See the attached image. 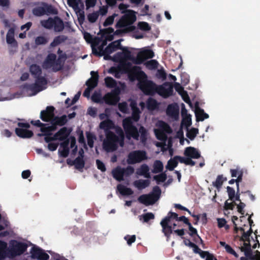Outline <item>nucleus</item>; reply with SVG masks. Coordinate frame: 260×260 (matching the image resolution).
<instances>
[{"mask_svg":"<svg viewBox=\"0 0 260 260\" xmlns=\"http://www.w3.org/2000/svg\"><path fill=\"white\" fill-rule=\"evenodd\" d=\"M130 105L132 110V116L126 117L122 121V126L126 137L129 140L132 138L137 141L140 137L141 141L142 143H145L147 139V129L143 126H141L138 130L133 124V121L137 122L140 119L141 113L140 109L135 102H132Z\"/></svg>","mask_w":260,"mask_h":260,"instance_id":"nucleus-1","label":"nucleus"},{"mask_svg":"<svg viewBox=\"0 0 260 260\" xmlns=\"http://www.w3.org/2000/svg\"><path fill=\"white\" fill-rule=\"evenodd\" d=\"M117 136L113 132H108L105 134L106 138L103 141V148L108 152L116 151L119 144L121 147H123L124 143V134L122 128L118 127L116 129Z\"/></svg>","mask_w":260,"mask_h":260,"instance_id":"nucleus-2","label":"nucleus"},{"mask_svg":"<svg viewBox=\"0 0 260 260\" xmlns=\"http://www.w3.org/2000/svg\"><path fill=\"white\" fill-rule=\"evenodd\" d=\"M122 73L126 74L128 78L131 81L138 80V82L144 79L147 78L146 74L142 70L139 66H133L130 62H124L120 65Z\"/></svg>","mask_w":260,"mask_h":260,"instance_id":"nucleus-3","label":"nucleus"},{"mask_svg":"<svg viewBox=\"0 0 260 260\" xmlns=\"http://www.w3.org/2000/svg\"><path fill=\"white\" fill-rule=\"evenodd\" d=\"M27 247L28 245L25 243L16 240H11L9 242L8 254L11 257L20 255L25 252Z\"/></svg>","mask_w":260,"mask_h":260,"instance_id":"nucleus-4","label":"nucleus"},{"mask_svg":"<svg viewBox=\"0 0 260 260\" xmlns=\"http://www.w3.org/2000/svg\"><path fill=\"white\" fill-rule=\"evenodd\" d=\"M139 88L147 95H153L156 93L157 85L151 80L143 79L138 83Z\"/></svg>","mask_w":260,"mask_h":260,"instance_id":"nucleus-5","label":"nucleus"},{"mask_svg":"<svg viewBox=\"0 0 260 260\" xmlns=\"http://www.w3.org/2000/svg\"><path fill=\"white\" fill-rule=\"evenodd\" d=\"M42 7L34 8L32 10V14L36 16H41L45 14H57V10L52 5L46 3H42Z\"/></svg>","mask_w":260,"mask_h":260,"instance_id":"nucleus-6","label":"nucleus"},{"mask_svg":"<svg viewBox=\"0 0 260 260\" xmlns=\"http://www.w3.org/2000/svg\"><path fill=\"white\" fill-rule=\"evenodd\" d=\"M147 158L146 152L143 150H134L129 153L127 162L129 165L139 163Z\"/></svg>","mask_w":260,"mask_h":260,"instance_id":"nucleus-7","label":"nucleus"},{"mask_svg":"<svg viewBox=\"0 0 260 260\" xmlns=\"http://www.w3.org/2000/svg\"><path fill=\"white\" fill-rule=\"evenodd\" d=\"M156 93L164 98L172 95L173 93V85L171 82H166L162 85H157Z\"/></svg>","mask_w":260,"mask_h":260,"instance_id":"nucleus-8","label":"nucleus"},{"mask_svg":"<svg viewBox=\"0 0 260 260\" xmlns=\"http://www.w3.org/2000/svg\"><path fill=\"white\" fill-rule=\"evenodd\" d=\"M136 20V17L133 11L123 15L116 24V28H122L126 25H131Z\"/></svg>","mask_w":260,"mask_h":260,"instance_id":"nucleus-9","label":"nucleus"},{"mask_svg":"<svg viewBox=\"0 0 260 260\" xmlns=\"http://www.w3.org/2000/svg\"><path fill=\"white\" fill-rule=\"evenodd\" d=\"M119 49L122 50V52H117L115 54L113 59L114 61H120L123 59H129L132 60L135 63V59H136V58L132 56L131 52L128 50L127 48L122 47L120 45Z\"/></svg>","mask_w":260,"mask_h":260,"instance_id":"nucleus-10","label":"nucleus"},{"mask_svg":"<svg viewBox=\"0 0 260 260\" xmlns=\"http://www.w3.org/2000/svg\"><path fill=\"white\" fill-rule=\"evenodd\" d=\"M154 56V52L150 49L145 50L139 52L135 59V63L137 64H141L147 59L152 58Z\"/></svg>","mask_w":260,"mask_h":260,"instance_id":"nucleus-11","label":"nucleus"},{"mask_svg":"<svg viewBox=\"0 0 260 260\" xmlns=\"http://www.w3.org/2000/svg\"><path fill=\"white\" fill-rule=\"evenodd\" d=\"M55 108L53 106H47L45 110L41 111L40 113V118L44 122H49L53 118Z\"/></svg>","mask_w":260,"mask_h":260,"instance_id":"nucleus-12","label":"nucleus"},{"mask_svg":"<svg viewBox=\"0 0 260 260\" xmlns=\"http://www.w3.org/2000/svg\"><path fill=\"white\" fill-rule=\"evenodd\" d=\"M31 254L32 258H37L39 260H48L49 258V255L38 247L32 248Z\"/></svg>","mask_w":260,"mask_h":260,"instance_id":"nucleus-13","label":"nucleus"},{"mask_svg":"<svg viewBox=\"0 0 260 260\" xmlns=\"http://www.w3.org/2000/svg\"><path fill=\"white\" fill-rule=\"evenodd\" d=\"M179 108L177 104H171L168 106L166 109L167 115L175 120L179 117Z\"/></svg>","mask_w":260,"mask_h":260,"instance_id":"nucleus-14","label":"nucleus"},{"mask_svg":"<svg viewBox=\"0 0 260 260\" xmlns=\"http://www.w3.org/2000/svg\"><path fill=\"white\" fill-rule=\"evenodd\" d=\"M91 77L86 82V85L90 89H93L98 84L99 75L98 72L91 71Z\"/></svg>","mask_w":260,"mask_h":260,"instance_id":"nucleus-15","label":"nucleus"},{"mask_svg":"<svg viewBox=\"0 0 260 260\" xmlns=\"http://www.w3.org/2000/svg\"><path fill=\"white\" fill-rule=\"evenodd\" d=\"M168 218H163L160 223L162 227V232L168 238L170 237L171 234L173 233L172 227L169 224Z\"/></svg>","mask_w":260,"mask_h":260,"instance_id":"nucleus-16","label":"nucleus"},{"mask_svg":"<svg viewBox=\"0 0 260 260\" xmlns=\"http://www.w3.org/2000/svg\"><path fill=\"white\" fill-rule=\"evenodd\" d=\"M56 58V55L54 53L48 54L43 63V68L45 69L52 68V69L55 66Z\"/></svg>","mask_w":260,"mask_h":260,"instance_id":"nucleus-17","label":"nucleus"},{"mask_svg":"<svg viewBox=\"0 0 260 260\" xmlns=\"http://www.w3.org/2000/svg\"><path fill=\"white\" fill-rule=\"evenodd\" d=\"M71 132V129L63 127L55 134V137L57 138V140L63 141L68 138Z\"/></svg>","mask_w":260,"mask_h":260,"instance_id":"nucleus-18","label":"nucleus"},{"mask_svg":"<svg viewBox=\"0 0 260 260\" xmlns=\"http://www.w3.org/2000/svg\"><path fill=\"white\" fill-rule=\"evenodd\" d=\"M15 132L18 137L23 139L30 138L34 135L32 131L24 128H16Z\"/></svg>","mask_w":260,"mask_h":260,"instance_id":"nucleus-19","label":"nucleus"},{"mask_svg":"<svg viewBox=\"0 0 260 260\" xmlns=\"http://www.w3.org/2000/svg\"><path fill=\"white\" fill-rule=\"evenodd\" d=\"M100 128L103 129L106 134L108 132H111L110 129H113L115 127L114 123L109 119L102 121L100 124Z\"/></svg>","mask_w":260,"mask_h":260,"instance_id":"nucleus-20","label":"nucleus"},{"mask_svg":"<svg viewBox=\"0 0 260 260\" xmlns=\"http://www.w3.org/2000/svg\"><path fill=\"white\" fill-rule=\"evenodd\" d=\"M184 154L186 156L194 159H198L201 156L197 149L192 147L186 148Z\"/></svg>","mask_w":260,"mask_h":260,"instance_id":"nucleus-21","label":"nucleus"},{"mask_svg":"<svg viewBox=\"0 0 260 260\" xmlns=\"http://www.w3.org/2000/svg\"><path fill=\"white\" fill-rule=\"evenodd\" d=\"M161 189L158 186H155L152 188V191L148 194L152 201V203H155L160 198L161 195Z\"/></svg>","mask_w":260,"mask_h":260,"instance_id":"nucleus-22","label":"nucleus"},{"mask_svg":"<svg viewBox=\"0 0 260 260\" xmlns=\"http://www.w3.org/2000/svg\"><path fill=\"white\" fill-rule=\"evenodd\" d=\"M15 29L13 28H10L6 35V41L9 44H11L14 47L17 46V42L14 38Z\"/></svg>","mask_w":260,"mask_h":260,"instance_id":"nucleus-23","label":"nucleus"},{"mask_svg":"<svg viewBox=\"0 0 260 260\" xmlns=\"http://www.w3.org/2000/svg\"><path fill=\"white\" fill-rule=\"evenodd\" d=\"M54 25H53L54 30L56 32H61L64 28V25L62 20L58 16H55L54 18Z\"/></svg>","mask_w":260,"mask_h":260,"instance_id":"nucleus-24","label":"nucleus"},{"mask_svg":"<svg viewBox=\"0 0 260 260\" xmlns=\"http://www.w3.org/2000/svg\"><path fill=\"white\" fill-rule=\"evenodd\" d=\"M112 176L114 178L118 181H121L123 180V172L122 168L118 166L114 169L112 171Z\"/></svg>","mask_w":260,"mask_h":260,"instance_id":"nucleus-25","label":"nucleus"},{"mask_svg":"<svg viewBox=\"0 0 260 260\" xmlns=\"http://www.w3.org/2000/svg\"><path fill=\"white\" fill-rule=\"evenodd\" d=\"M149 169L146 164H143L137 170L136 173L140 176H144L145 178H150Z\"/></svg>","mask_w":260,"mask_h":260,"instance_id":"nucleus-26","label":"nucleus"},{"mask_svg":"<svg viewBox=\"0 0 260 260\" xmlns=\"http://www.w3.org/2000/svg\"><path fill=\"white\" fill-rule=\"evenodd\" d=\"M150 181L148 179L143 180L139 179L134 181V185L139 190H142L149 186Z\"/></svg>","mask_w":260,"mask_h":260,"instance_id":"nucleus-27","label":"nucleus"},{"mask_svg":"<svg viewBox=\"0 0 260 260\" xmlns=\"http://www.w3.org/2000/svg\"><path fill=\"white\" fill-rule=\"evenodd\" d=\"M51 121H52L57 126H62L67 123V116L66 115H63L60 117L54 115Z\"/></svg>","mask_w":260,"mask_h":260,"instance_id":"nucleus-28","label":"nucleus"},{"mask_svg":"<svg viewBox=\"0 0 260 260\" xmlns=\"http://www.w3.org/2000/svg\"><path fill=\"white\" fill-rule=\"evenodd\" d=\"M29 72L34 78L41 75L42 73L41 67L37 64H32L30 66Z\"/></svg>","mask_w":260,"mask_h":260,"instance_id":"nucleus-29","label":"nucleus"},{"mask_svg":"<svg viewBox=\"0 0 260 260\" xmlns=\"http://www.w3.org/2000/svg\"><path fill=\"white\" fill-rule=\"evenodd\" d=\"M68 40V37L64 35H59L55 37L53 41L50 43L51 47H54Z\"/></svg>","mask_w":260,"mask_h":260,"instance_id":"nucleus-30","label":"nucleus"},{"mask_svg":"<svg viewBox=\"0 0 260 260\" xmlns=\"http://www.w3.org/2000/svg\"><path fill=\"white\" fill-rule=\"evenodd\" d=\"M117 189L122 196H130L134 193L133 190L131 188L121 184L117 185Z\"/></svg>","mask_w":260,"mask_h":260,"instance_id":"nucleus-31","label":"nucleus"},{"mask_svg":"<svg viewBox=\"0 0 260 260\" xmlns=\"http://www.w3.org/2000/svg\"><path fill=\"white\" fill-rule=\"evenodd\" d=\"M158 104L156 100L149 98L146 101V107L148 110L153 111L158 108Z\"/></svg>","mask_w":260,"mask_h":260,"instance_id":"nucleus-32","label":"nucleus"},{"mask_svg":"<svg viewBox=\"0 0 260 260\" xmlns=\"http://www.w3.org/2000/svg\"><path fill=\"white\" fill-rule=\"evenodd\" d=\"M226 178L223 177L222 175H218L215 181L212 182V185L215 187L219 191L220 189L223 182L226 181Z\"/></svg>","mask_w":260,"mask_h":260,"instance_id":"nucleus-33","label":"nucleus"},{"mask_svg":"<svg viewBox=\"0 0 260 260\" xmlns=\"http://www.w3.org/2000/svg\"><path fill=\"white\" fill-rule=\"evenodd\" d=\"M138 201L146 206L153 205L152 201L148 194H142L138 198Z\"/></svg>","mask_w":260,"mask_h":260,"instance_id":"nucleus-34","label":"nucleus"},{"mask_svg":"<svg viewBox=\"0 0 260 260\" xmlns=\"http://www.w3.org/2000/svg\"><path fill=\"white\" fill-rule=\"evenodd\" d=\"M7 250L8 251L7 243L0 240V260H4L8 255Z\"/></svg>","mask_w":260,"mask_h":260,"instance_id":"nucleus-35","label":"nucleus"},{"mask_svg":"<svg viewBox=\"0 0 260 260\" xmlns=\"http://www.w3.org/2000/svg\"><path fill=\"white\" fill-rule=\"evenodd\" d=\"M116 42H113L110 43L104 49L105 53L111 54L116 50V49L118 48L120 46V44L118 42L116 44Z\"/></svg>","mask_w":260,"mask_h":260,"instance_id":"nucleus-36","label":"nucleus"},{"mask_svg":"<svg viewBox=\"0 0 260 260\" xmlns=\"http://www.w3.org/2000/svg\"><path fill=\"white\" fill-rule=\"evenodd\" d=\"M196 116L198 121H203L205 119L209 118V115L205 113L203 109L200 108L197 109Z\"/></svg>","mask_w":260,"mask_h":260,"instance_id":"nucleus-37","label":"nucleus"},{"mask_svg":"<svg viewBox=\"0 0 260 260\" xmlns=\"http://www.w3.org/2000/svg\"><path fill=\"white\" fill-rule=\"evenodd\" d=\"M73 162L75 164V168L80 171H82V170L84 168L85 166V161L82 158L80 157V156H78L73 160Z\"/></svg>","mask_w":260,"mask_h":260,"instance_id":"nucleus-38","label":"nucleus"},{"mask_svg":"<svg viewBox=\"0 0 260 260\" xmlns=\"http://www.w3.org/2000/svg\"><path fill=\"white\" fill-rule=\"evenodd\" d=\"M164 168L162 162L159 160H156L153 164V169L152 172L153 173H158L162 171Z\"/></svg>","mask_w":260,"mask_h":260,"instance_id":"nucleus-39","label":"nucleus"},{"mask_svg":"<svg viewBox=\"0 0 260 260\" xmlns=\"http://www.w3.org/2000/svg\"><path fill=\"white\" fill-rule=\"evenodd\" d=\"M27 89L30 90L32 92V94L35 95L38 93L39 92L42 91L44 89L43 88H41L40 86L37 85L36 83H33L31 84L27 85L26 86Z\"/></svg>","mask_w":260,"mask_h":260,"instance_id":"nucleus-40","label":"nucleus"},{"mask_svg":"<svg viewBox=\"0 0 260 260\" xmlns=\"http://www.w3.org/2000/svg\"><path fill=\"white\" fill-rule=\"evenodd\" d=\"M53 22L54 18L50 17L47 20H42L41 24L45 28L51 29L53 27V25H54Z\"/></svg>","mask_w":260,"mask_h":260,"instance_id":"nucleus-41","label":"nucleus"},{"mask_svg":"<svg viewBox=\"0 0 260 260\" xmlns=\"http://www.w3.org/2000/svg\"><path fill=\"white\" fill-rule=\"evenodd\" d=\"M64 62V60H62L60 58L58 57L57 59L56 58L55 66L52 69V71L54 72H57L62 70Z\"/></svg>","mask_w":260,"mask_h":260,"instance_id":"nucleus-42","label":"nucleus"},{"mask_svg":"<svg viewBox=\"0 0 260 260\" xmlns=\"http://www.w3.org/2000/svg\"><path fill=\"white\" fill-rule=\"evenodd\" d=\"M105 82L106 87L108 88H114L117 86L115 80L111 77H107L105 78Z\"/></svg>","mask_w":260,"mask_h":260,"instance_id":"nucleus-43","label":"nucleus"},{"mask_svg":"<svg viewBox=\"0 0 260 260\" xmlns=\"http://www.w3.org/2000/svg\"><path fill=\"white\" fill-rule=\"evenodd\" d=\"M159 129L163 131L164 133L170 134L172 132V129L170 125L166 122L160 121H159Z\"/></svg>","mask_w":260,"mask_h":260,"instance_id":"nucleus-44","label":"nucleus"},{"mask_svg":"<svg viewBox=\"0 0 260 260\" xmlns=\"http://www.w3.org/2000/svg\"><path fill=\"white\" fill-rule=\"evenodd\" d=\"M178 164L176 159L175 158V156L173 158H171L167 163L166 166L167 169L170 171H173L174 168H176Z\"/></svg>","mask_w":260,"mask_h":260,"instance_id":"nucleus-45","label":"nucleus"},{"mask_svg":"<svg viewBox=\"0 0 260 260\" xmlns=\"http://www.w3.org/2000/svg\"><path fill=\"white\" fill-rule=\"evenodd\" d=\"M154 215L151 212H148L139 216V219H143L144 222H148L150 220L154 219Z\"/></svg>","mask_w":260,"mask_h":260,"instance_id":"nucleus-46","label":"nucleus"},{"mask_svg":"<svg viewBox=\"0 0 260 260\" xmlns=\"http://www.w3.org/2000/svg\"><path fill=\"white\" fill-rule=\"evenodd\" d=\"M36 79L35 83L40 86L41 88H43V86L47 84L46 78L41 75L35 78Z\"/></svg>","mask_w":260,"mask_h":260,"instance_id":"nucleus-47","label":"nucleus"},{"mask_svg":"<svg viewBox=\"0 0 260 260\" xmlns=\"http://www.w3.org/2000/svg\"><path fill=\"white\" fill-rule=\"evenodd\" d=\"M187 225L188 226L189 231L190 232V233L189 234V235L191 237H194V236H197L198 239H200V241L201 242V243H203V241L201 239V238L198 235L197 229L194 228L192 226V225L190 223H189V224H188Z\"/></svg>","mask_w":260,"mask_h":260,"instance_id":"nucleus-48","label":"nucleus"},{"mask_svg":"<svg viewBox=\"0 0 260 260\" xmlns=\"http://www.w3.org/2000/svg\"><path fill=\"white\" fill-rule=\"evenodd\" d=\"M87 139V144L90 148L93 147L94 140L95 139V136L89 132H87L86 133Z\"/></svg>","mask_w":260,"mask_h":260,"instance_id":"nucleus-49","label":"nucleus"},{"mask_svg":"<svg viewBox=\"0 0 260 260\" xmlns=\"http://www.w3.org/2000/svg\"><path fill=\"white\" fill-rule=\"evenodd\" d=\"M243 251L244 252L245 257H244V256L241 257L240 260H249L248 259V258L249 259H253V256L252 255V250H251V248H249V249H246V250H243ZM255 260H260V258L256 259Z\"/></svg>","mask_w":260,"mask_h":260,"instance_id":"nucleus-50","label":"nucleus"},{"mask_svg":"<svg viewBox=\"0 0 260 260\" xmlns=\"http://www.w3.org/2000/svg\"><path fill=\"white\" fill-rule=\"evenodd\" d=\"M186 136L190 140H193L198 133V129L196 128H191L190 130L187 129Z\"/></svg>","mask_w":260,"mask_h":260,"instance_id":"nucleus-51","label":"nucleus"},{"mask_svg":"<svg viewBox=\"0 0 260 260\" xmlns=\"http://www.w3.org/2000/svg\"><path fill=\"white\" fill-rule=\"evenodd\" d=\"M104 53L103 45L99 46L98 49L94 47L92 48V53L96 56H102Z\"/></svg>","mask_w":260,"mask_h":260,"instance_id":"nucleus-52","label":"nucleus"},{"mask_svg":"<svg viewBox=\"0 0 260 260\" xmlns=\"http://www.w3.org/2000/svg\"><path fill=\"white\" fill-rule=\"evenodd\" d=\"M253 232L251 228H250L249 230L247 232H244L242 233V237L240 238V240L245 242H250L249 237Z\"/></svg>","mask_w":260,"mask_h":260,"instance_id":"nucleus-53","label":"nucleus"},{"mask_svg":"<svg viewBox=\"0 0 260 260\" xmlns=\"http://www.w3.org/2000/svg\"><path fill=\"white\" fill-rule=\"evenodd\" d=\"M167 176L165 173H162L153 177L154 179L158 184L159 182H164L167 179Z\"/></svg>","mask_w":260,"mask_h":260,"instance_id":"nucleus-54","label":"nucleus"},{"mask_svg":"<svg viewBox=\"0 0 260 260\" xmlns=\"http://www.w3.org/2000/svg\"><path fill=\"white\" fill-rule=\"evenodd\" d=\"M40 131L42 133H39L37 135L39 137H42L47 135H52V134L51 133L49 129V126H43L41 128Z\"/></svg>","mask_w":260,"mask_h":260,"instance_id":"nucleus-55","label":"nucleus"},{"mask_svg":"<svg viewBox=\"0 0 260 260\" xmlns=\"http://www.w3.org/2000/svg\"><path fill=\"white\" fill-rule=\"evenodd\" d=\"M191 124V119L190 116L183 118L181 121V126H185L187 129Z\"/></svg>","mask_w":260,"mask_h":260,"instance_id":"nucleus-56","label":"nucleus"},{"mask_svg":"<svg viewBox=\"0 0 260 260\" xmlns=\"http://www.w3.org/2000/svg\"><path fill=\"white\" fill-rule=\"evenodd\" d=\"M48 42V39L44 36H39L35 39L37 45H45Z\"/></svg>","mask_w":260,"mask_h":260,"instance_id":"nucleus-57","label":"nucleus"},{"mask_svg":"<svg viewBox=\"0 0 260 260\" xmlns=\"http://www.w3.org/2000/svg\"><path fill=\"white\" fill-rule=\"evenodd\" d=\"M99 14L98 12L90 13L87 16V19L90 23L95 22L99 17Z\"/></svg>","mask_w":260,"mask_h":260,"instance_id":"nucleus-58","label":"nucleus"},{"mask_svg":"<svg viewBox=\"0 0 260 260\" xmlns=\"http://www.w3.org/2000/svg\"><path fill=\"white\" fill-rule=\"evenodd\" d=\"M122 170L124 176H129L131 175L134 173L135 171L134 168L131 166H128L125 168H122Z\"/></svg>","mask_w":260,"mask_h":260,"instance_id":"nucleus-59","label":"nucleus"},{"mask_svg":"<svg viewBox=\"0 0 260 260\" xmlns=\"http://www.w3.org/2000/svg\"><path fill=\"white\" fill-rule=\"evenodd\" d=\"M156 137L159 140H164L167 138L166 135L163 131L157 129L155 131Z\"/></svg>","mask_w":260,"mask_h":260,"instance_id":"nucleus-60","label":"nucleus"},{"mask_svg":"<svg viewBox=\"0 0 260 260\" xmlns=\"http://www.w3.org/2000/svg\"><path fill=\"white\" fill-rule=\"evenodd\" d=\"M146 67L150 69H155L157 67L158 62L155 60H150L146 63Z\"/></svg>","mask_w":260,"mask_h":260,"instance_id":"nucleus-61","label":"nucleus"},{"mask_svg":"<svg viewBox=\"0 0 260 260\" xmlns=\"http://www.w3.org/2000/svg\"><path fill=\"white\" fill-rule=\"evenodd\" d=\"M138 26L141 30L144 31H148L151 29V27L148 23L146 22H139Z\"/></svg>","mask_w":260,"mask_h":260,"instance_id":"nucleus-62","label":"nucleus"},{"mask_svg":"<svg viewBox=\"0 0 260 260\" xmlns=\"http://www.w3.org/2000/svg\"><path fill=\"white\" fill-rule=\"evenodd\" d=\"M227 192L229 196V199L231 201H234L235 198V190L234 189L230 186H227L226 187Z\"/></svg>","mask_w":260,"mask_h":260,"instance_id":"nucleus-63","label":"nucleus"},{"mask_svg":"<svg viewBox=\"0 0 260 260\" xmlns=\"http://www.w3.org/2000/svg\"><path fill=\"white\" fill-rule=\"evenodd\" d=\"M70 152V148H62L58 150V154L60 157L66 158L68 156Z\"/></svg>","mask_w":260,"mask_h":260,"instance_id":"nucleus-64","label":"nucleus"}]
</instances>
